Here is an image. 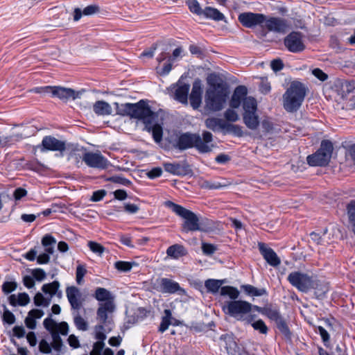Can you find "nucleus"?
Segmentation results:
<instances>
[{
    "label": "nucleus",
    "mask_w": 355,
    "mask_h": 355,
    "mask_svg": "<svg viewBox=\"0 0 355 355\" xmlns=\"http://www.w3.org/2000/svg\"><path fill=\"white\" fill-rule=\"evenodd\" d=\"M116 112L121 116H128L141 121L145 125L144 130L152 132L154 141L159 144L162 140V127L157 123V114L151 110L146 101L141 100L136 103H114Z\"/></svg>",
    "instance_id": "1"
},
{
    "label": "nucleus",
    "mask_w": 355,
    "mask_h": 355,
    "mask_svg": "<svg viewBox=\"0 0 355 355\" xmlns=\"http://www.w3.org/2000/svg\"><path fill=\"white\" fill-rule=\"evenodd\" d=\"M209 87L206 90L205 109L211 112L220 111L228 96V87L226 83L217 74L208 76Z\"/></svg>",
    "instance_id": "2"
},
{
    "label": "nucleus",
    "mask_w": 355,
    "mask_h": 355,
    "mask_svg": "<svg viewBox=\"0 0 355 355\" xmlns=\"http://www.w3.org/2000/svg\"><path fill=\"white\" fill-rule=\"evenodd\" d=\"M175 146L180 150L195 148L200 153H209L215 145L213 144V135L210 132L203 131L202 136L189 132L181 134Z\"/></svg>",
    "instance_id": "3"
},
{
    "label": "nucleus",
    "mask_w": 355,
    "mask_h": 355,
    "mask_svg": "<svg viewBox=\"0 0 355 355\" xmlns=\"http://www.w3.org/2000/svg\"><path fill=\"white\" fill-rule=\"evenodd\" d=\"M165 205L184 219L182 224V231L183 232L188 233L189 232L196 231L207 232L211 230L208 220L206 222L200 221L198 216L191 210L169 200L165 202Z\"/></svg>",
    "instance_id": "4"
},
{
    "label": "nucleus",
    "mask_w": 355,
    "mask_h": 355,
    "mask_svg": "<svg viewBox=\"0 0 355 355\" xmlns=\"http://www.w3.org/2000/svg\"><path fill=\"white\" fill-rule=\"evenodd\" d=\"M307 88L304 84L294 80L283 95V105L289 112L297 111L302 104L306 94Z\"/></svg>",
    "instance_id": "5"
},
{
    "label": "nucleus",
    "mask_w": 355,
    "mask_h": 355,
    "mask_svg": "<svg viewBox=\"0 0 355 355\" xmlns=\"http://www.w3.org/2000/svg\"><path fill=\"white\" fill-rule=\"evenodd\" d=\"M31 92L37 94H51L53 96H56L63 101H67L69 99L75 100L80 98L83 91L76 92L71 88H66L59 86H46L33 88Z\"/></svg>",
    "instance_id": "6"
},
{
    "label": "nucleus",
    "mask_w": 355,
    "mask_h": 355,
    "mask_svg": "<svg viewBox=\"0 0 355 355\" xmlns=\"http://www.w3.org/2000/svg\"><path fill=\"white\" fill-rule=\"evenodd\" d=\"M333 150L334 146L331 141L323 140L316 153L307 157L308 164L310 166H324L327 165L331 157Z\"/></svg>",
    "instance_id": "7"
},
{
    "label": "nucleus",
    "mask_w": 355,
    "mask_h": 355,
    "mask_svg": "<svg viewBox=\"0 0 355 355\" xmlns=\"http://www.w3.org/2000/svg\"><path fill=\"white\" fill-rule=\"evenodd\" d=\"M252 304L243 300H232L225 302L223 310L230 316L239 320L243 319V315L251 311Z\"/></svg>",
    "instance_id": "8"
},
{
    "label": "nucleus",
    "mask_w": 355,
    "mask_h": 355,
    "mask_svg": "<svg viewBox=\"0 0 355 355\" xmlns=\"http://www.w3.org/2000/svg\"><path fill=\"white\" fill-rule=\"evenodd\" d=\"M288 28V22L285 19L275 17H267L266 15L263 27L259 33L260 37H266L268 32L285 33Z\"/></svg>",
    "instance_id": "9"
},
{
    "label": "nucleus",
    "mask_w": 355,
    "mask_h": 355,
    "mask_svg": "<svg viewBox=\"0 0 355 355\" xmlns=\"http://www.w3.org/2000/svg\"><path fill=\"white\" fill-rule=\"evenodd\" d=\"M313 276H309L301 272H291L287 279L289 283L298 291L302 293H308L311 291V284L313 283Z\"/></svg>",
    "instance_id": "10"
},
{
    "label": "nucleus",
    "mask_w": 355,
    "mask_h": 355,
    "mask_svg": "<svg viewBox=\"0 0 355 355\" xmlns=\"http://www.w3.org/2000/svg\"><path fill=\"white\" fill-rule=\"evenodd\" d=\"M60 287L58 281H53L49 284H45L42 287V291L49 297H45L41 293H37L33 298L34 304L37 306L47 307L51 302L52 297L56 294Z\"/></svg>",
    "instance_id": "11"
},
{
    "label": "nucleus",
    "mask_w": 355,
    "mask_h": 355,
    "mask_svg": "<svg viewBox=\"0 0 355 355\" xmlns=\"http://www.w3.org/2000/svg\"><path fill=\"white\" fill-rule=\"evenodd\" d=\"M82 159L91 168L103 170L110 166V162L100 152H85L83 155Z\"/></svg>",
    "instance_id": "12"
},
{
    "label": "nucleus",
    "mask_w": 355,
    "mask_h": 355,
    "mask_svg": "<svg viewBox=\"0 0 355 355\" xmlns=\"http://www.w3.org/2000/svg\"><path fill=\"white\" fill-rule=\"evenodd\" d=\"M238 19L245 28H252L259 26L263 28L266 15L262 13L245 12L241 13L238 17Z\"/></svg>",
    "instance_id": "13"
},
{
    "label": "nucleus",
    "mask_w": 355,
    "mask_h": 355,
    "mask_svg": "<svg viewBox=\"0 0 355 355\" xmlns=\"http://www.w3.org/2000/svg\"><path fill=\"white\" fill-rule=\"evenodd\" d=\"M302 37L300 32L293 31L288 34L284 39V44L288 50L293 53L302 51L305 49Z\"/></svg>",
    "instance_id": "14"
},
{
    "label": "nucleus",
    "mask_w": 355,
    "mask_h": 355,
    "mask_svg": "<svg viewBox=\"0 0 355 355\" xmlns=\"http://www.w3.org/2000/svg\"><path fill=\"white\" fill-rule=\"evenodd\" d=\"M50 317L46 318L43 324L44 328L51 334L53 342L51 343L52 347L58 352H60L63 345L62 340L60 336L59 331L58 329H53V327L56 324V322L54 321Z\"/></svg>",
    "instance_id": "15"
},
{
    "label": "nucleus",
    "mask_w": 355,
    "mask_h": 355,
    "mask_svg": "<svg viewBox=\"0 0 355 355\" xmlns=\"http://www.w3.org/2000/svg\"><path fill=\"white\" fill-rule=\"evenodd\" d=\"M157 290L163 293H184L185 291L182 288L179 284L168 278H160L156 280Z\"/></svg>",
    "instance_id": "16"
},
{
    "label": "nucleus",
    "mask_w": 355,
    "mask_h": 355,
    "mask_svg": "<svg viewBox=\"0 0 355 355\" xmlns=\"http://www.w3.org/2000/svg\"><path fill=\"white\" fill-rule=\"evenodd\" d=\"M66 149L65 142L52 136H46L42 141L41 151L47 150L63 152Z\"/></svg>",
    "instance_id": "17"
},
{
    "label": "nucleus",
    "mask_w": 355,
    "mask_h": 355,
    "mask_svg": "<svg viewBox=\"0 0 355 355\" xmlns=\"http://www.w3.org/2000/svg\"><path fill=\"white\" fill-rule=\"evenodd\" d=\"M164 170L175 175H186L191 172L189 165L186 162L175 163H164Z\"/></svg>",
    "instance_id": "18"
},
{
    "label": "nucleus",
    "mask_w": 355,
    "mask_h": 355,
    "mask_svg": "<svg viewBox=\"0 0 355 355\" xmlns=\"http://www.w3.org/2000/svg\"><path fill=\"white\" fill-rule=\"evenodd\" d=\"M259 250L266 262L273 267H277L281 263L280 259L276 252L263 243H259Z\"/></svg>",
    "instance_id": "19"
},
{
    "label": "nucleus",
    "mask_w": 355,
    "mask_h": 355,
    "mask_svg": "<svg viewBox=\"0 0 355 355\" xmlns=\"http://www.w3.org/2000/svg\"><path fill=\"white\" fill-rule=\"evenodd\" d=\"M67 297L70 303L72 309L79 310L83 303L80 300V290L76 286H69L66 289Z\"/></svg>",
    "instance_id": "20"
},
{
    "label": "nucleus",
    "mask_w": 355,
    "mask_h": 355,
    "mask_svg": "<svg viewBox=\"0 0 355 355\" xmlns=\"http://www.w3.org/2000/svg\"><path fill=\"white\" fill-rule=\"evenodd\" d=\"M202 87L200 80H196L193 83L191 92L189 96L190 104L194 110H197L202 103Z\"/></svg>",
    "instance_id": "21"
},
{
    "label": "nucleus",
    "mask_w": 355,
    "mask_h": 355,
    "mask_svg": "<svg viewBox=\"0 0 355 355\" xmlns=\"http://www.w3.org/2000/svg\"><path fill=\"white\" fill-rule=\"evenodd\" d=\"M247 94L246 87L243 85L236 87L230 101V107L233 109L239 108L241 102H243L244 98H247Z\"/></svg>",
    "instance_id": "22"
},
{
    "label": "nucleus",
    "mask_w": 355,
    "mask_h": 355,
    "mask_svg": "<svg viewBox=\"0 0 355 355\" xmlns=\"http://www.w3.org/2000/svg\"><path fill=\"white\" fill-rule=\"evenodd\" d=\"M314 291V295L317 299H322L329 291L328 284L314 277L313 283L311 284V290Z\"/></svg>",
    "instance_id": "23"
},
{
    "label": "nucleus",
    "mask_w": 355,
    "mask_h": 355,
    "mask_svg": "<svg viewBox=\"0 0 355 355\" xmlns=\"http://www.w3.org/2000/svg\"><path fill=\"white\" fill-rule=\"evenodd\" d=\"M175 89V99L180 101L182 103H187L188 94L190 89L189 84L183 83L179 81Z\"/></svg>",
    "instance_id": "24"
},
{
    "label": "nucleus",
    "mask_w": 355,
    "mask_h": 355,
    "mask_svg": "<svg viewBox=\"0 0 355 355\" xmlns=\"http://www.w3.org/2000/svg\"><path fill=\"white\" fill-rule=\"evenodd\" d=\"M114 305L112 301H107L102 304L97 310V318L101 321V324H104L107 319V312H112Z\"/></svg>",
    "instance_id": "25"
},
{
    "label": "nucleus",
    "mask_w": 355,
    "mask_h": 355,
    "mask_svg": "<svg viewBox=\"0 0 355 355\" xmlns=\"http://www.w3.org/2000/svg\"><path fill=\"white\" fill-rule=\"evenodd\" d=\"M335 87L342 97H345L354 90L355 83L354 81L338 80L336 83Z\"/></svg>",
    "instance_id": "26"
},
{
    "label": "nucleus",
    "mask_w": 355,
    "mask_h": 355,
    "mask_svg": "<svg viewBox=\"0 0 355 355\" xmlns=\"http://www.w3.org/2000/svg\"><path fill=\"white\" fill-rule=\"evenodd\" d=\"M44 315V311L41 309H34L28 313L24 322L26 326L30 329H35L36 328L35 319L41 318Z\"/></svg>",
    "instance_id": "27"
},
{
    "label": "nucleus",
    "mask_w": 355,
    "mask_h": 355,
    "mask_svg": "<svg viewBox=\"0 0 355 355\" xmlns=\"http://www.w3.org/2000/svg\"><path fill=\"white\" fill-rule=\"evenodd\" d=\"M30 301V297L26 293H19L17 295L12 294L8 297V302L12 306H24L27 305Z\"/></svg>",
    "instance_id": "28"
},
{
    "label": "nucleus",
    "mask_w": 355,
    "mask_h": 355,
    "mask_svg": "<svg viewBox=\"0 0 355 355\" xmlns=\"http://www.w3.org/2000/svg\"><path fill=\"white\" fill-rule=\"evenodd\" d=\"M243 120L245 125L252 130H257L259 125V116L256 112L243 113Z\"/></svg>",
    "instance_id": "29"
},
{
    "label": "nucleus",
    "mask_w": 355,
    "mask_h": 355,
    "mask_svg": "<svg viewBox=\"0 0 355 355\" xmlns=\"http://www.w3.org/2000/svg\"><path fill=\"white\" fill-rule=\"evenodd\" d=\"M93 111L99 116L110 115L112 109L111 105L104 101H97L93 105Z\"/></svg>",
    "instance_id": "30"
},
{
    "label": "nucleus",
    "mask_w": 355,
    "mask_h": 355,
    "mask_svg": "<svg viewBox=\"0 0 355 355\" xmlns=\"http://www.w3.org/2000/svg\"><path fill=\"white\" fill-rule=\"evenodd\" d=\"M202 16L215 21H223L225 19L224 15L218 9L209 6L205 8Z\"/></svg>",
    "instance_id": "31"
},
{
    "label": "nucleus",
    "mask_w": 355,
    "mask_h": 355,
    "mask_svg": "<svg viewBox=\"0 0 355 355\" xmlns=\"http://www.w3.org/2000/svg\"><path fill=\"white\" fill-rule=\"evenodd\" d=\"M166 254L171 257L178 259L187 254V250L184 246L178 244L173 245L168 248Z\"/></svg>",
    "instance_id": "32"
},
{
    "label": "nucleus",
    "mask_w": 355,
    "mask_h": 355,
    "mask_svg": "<svg viewBox=\"0 0 355 355\" xmlns=\"http://www.w3.org/2000/svg\"><path fill=\"white\" fill-rule=\"evenodd\" d=\"M263 315H266L270 320L274 322H276L282 317L279 309L272 304H268L266 306Z\"/></svg>",
    "instance_id": "33"
},
{
    "label": "nucleus",
    "mask_w": 355,
    "mask_h": 355,
    "mask_svg": "<svg viewBox=\"0 0 355 355\" xmlns=\"http://www.w3.org/2000/svg\"><path fill=\"white\" fill-rule=\"evenodd\" d=\"M220 340L221 342L224 343V345L221 344V345L224 346L228 354H232L236 347V343L234 341L232 336L229 334H223L220 336Z\"/></svg>",
    "instance_id": "34"
},
{
    "label": "nucleus",
    "mask_w": 355,
    "mask_h": 355,
    "mask_svg": "<svg viewBox=\"0 0 355 355\" xmlns=\"http://www.w3.org/2000/svg\"><path fill=\"white\" fill-rule=\"evenodd\" d=\"M55 243L56 240L50 234L44 235L42 239V245L44 248V252L50 254H53Z\"/></svg>",
    "instance_id": "35"
},
{
    "label": "nucleus",
    "mask_w": 355,
    "mask_h": 355,
    "mask_svg": "<svg viewBox=\"0 0 355 355\" xmlns=\"http://www.w3.org/2000/svg\"><path fill=\"white\" fill-rule=\"evenodd\" d=\"M243 113L256 112L257 105L256 100L251 96L244 98L243 102Z\"/></svg>",
    "instance_id": "36"
},
{
    "label": "nucleus",
    "mask_w": 355,
    "mask_h": 355,
    "mask_svg": "<svg viewBox=\"0 0 355 355\" xmlns=\"http://www.w3.org/2000/svg\"><path fill=\"white\" fill-rule=\"evenodd\" d=\"M241 288L248 295L251 296L258 297L267 295V291L265 288H257L250 284L243 285Z\"/></svg>",
    "instance_id": "37"
},
{
    "label": "nucleus",
    "mask_w": 355,
    "mask_h": 355,
    "mask_svg": "<svg viewBox=\"0 0 355 355\" xmlns=\"http://www.w3.org/2000/svg\"><path fill=\"white\" fill-rule=\"evenodd\" d=\"M221 295H227L232 300H236V299L239 297V290L233 286H225L220 288V291Z\"/></svg>",
    "instance_id": "38"
},
{
    "label": "nucleus",
    "mask_w": 355,
    "mask_h": 355,
    "mask_svg": "<svg viewBox=\"0 0 355 355\" xmlns=\"http://www.w3.org/2000/svg\"><path fill=\"white\" fill-rule=\"evenodd\" d=\"M223 280H216V279H207L205 286L208 291L216 293L219 289L220 290L221 286L223 284Z\"/></svg>",
    "instance_id": "39"
},
{
    "label": "nucleus",
    "mask_w": 355,
    "mask_h": 355,
    "mask_svg": "<svg viewBox=\"0 0 355 355\" xmlns=\"http://www.w3.org/2000/svg\"><path fill=\"white\" fill-rule=\"evenodd\" d=\"M223 121V120L221 119L211 117L207 119L205 121V124L207 128L215 132L220 130Z\"/></svg>",
    "instance_id": "40"
},
{
    "label": "nucleus",
    "mask_w": 355,
    "mask_h": 355,
    "mask_svg": "<svg viewBox=\"0 0 355 355\" xmlns=\"http://www.w3.org/2000/svg\"><path fill=\"white\" fill-rule=\"evenodd\" d=\"M94 297L98 301L107 302V301H110V300L111 299L112 295L109 291H107V289H105L104 288L99 287V288H97L95 291Z\"/></svg>",
    "instance_id": "41"
},
{
    "label": "nucleus",
    "mask_w": 355,
    "mask_h": 355,
    "mask_svg": "<svg viewBox=\"0 0 355 355\" xmlns=\"http://www.w3.org/2000/svg\"><path fill=\"white\" fill-rule=\"evenodd\" d=\"M186 4L187 5L191 12L198 16L202 15L204 9L201 8L197 0H187L186 1Z\"/></svg>",
    "instance_id": "42"
},
{
    "label": "nucleus",
    "mask_w": 355,
    "mask_h": 355,
    "mask_svg": "<svg viewBox=\"0 0 355 355\" xmlns=\"http://www.w3.org/2000/svg\"><path fill=\"white\" fill-rule=\"evenodd\" d=\"M279 331L284 334L287 338H290L291 333L289 330L287 323L282 316L278 320L275 322Z\"/></svg>",
    "instance_id": "43"
},
{
    "label": "nucleus",
    "mask_w": 355,
    "mask_h": 355,
    "mask_svg": "<svg viewBox=\"0 0 355 355\" xmlns=\"http://www.w3.org/2000/svg\"><path fill=\"white\" fill-rule=\"evenodd\" d=\"M164 314L165 315L162 318L161 324L159 327V331L162 333L164 332L168 329V326L171 324V311L169 309H165Z\"/></svg>",
    "instance_id": "44"
},
{
    "label": "nucleus",
    "mask_w": 355,
    "mask_h": 355,
    "mask_svg": "<svg viewBox=\"0 0 355 355\" xmlns=\"http://www.w3.org/2000/svg\"><path fill=\"white\" fill-rule=\"evenodd\" d=\"M21 139V136L19 135H10L6 137H0V146L3 148L6 146H10L15 142L19 141Z\"/></svg>",
    "instance_id": "45"
},
{
    "label": "nucleus",
    "mask_w": 355,
    "mask_h": 355,
    "mask_svg": "<svg viewBox=\"0 0 355 355\" xmlns=\"http://www.w3.org/2000/svg\"><path fill=\"white\" fill-rule=\"evenodd\" d=\"M73 321L78 329L81 331H87L88 329L87 322L78 313L74 314Z\"/></svg>",
    "instance_id": "46"
},
{
    "label": "nucleus",
    "mask_w": 355,
    "mask_h": 355,
    "mask_svg": "<svg viewBox=\"0 0 355 355\" xmlns=\"http://www.w3.org/2000/svg\"><path fill=\"white\" fill-rule=\"evenodd\" d=\"M2 320L3 322H6L8 324H12L15 322V315L7 309L6 305H3V313Z\"/></svg>",
    "instance_id": "47"
},
{
    "label": "nucleus",
    "mask_w": 355,
    "mask_h": 355,
    "mask_svg": "<svg viewBox=\"0 0 355 355\" xmlns=\"http://www.w3.org/2000/svg\"><path fill=\"white\" fill-rule=\"evenodd\" d=\"M17 288V283L15 281H6L2 285V291L5 295L15 291Z\"/></svg>",
    "instance_id": "48"
},
{
    "label": "nucleus",
    "mask_w": 355,
    "mask_h": 355,
    "mask_svg": "<svg viewBox=\"0 0 355 355\" xmlns=\"http://www.w3.org/2000/svg\"><path fill=\"white\" fill-rule=\"evenodd\" d=\"M251 325L255 330L262 334H266L268 333V329L262 320H258L251 323Z\"/></svg>",
    "instance_id": "49"
},
{
    "label": "nucleus",
    "mask_w": 355,
    "mask_h": 355,
    "mask_svg": "<svg viewBox=\"0 0 355 355\" xmlns=\"http://www.w3.org/2000/svg\"><path fill=\"white\" fill-rule=\"evenodd\" d=\"M115 268L121 272H128L132 268V263L128 261H118L114 263Z\"/></svg>",
    "instance_id": "50"
},
{
    "label": "nucleus",
    "mask_w": 355,
    "mask_h": 355,
    "mask_svg": "<svg viewBox=\"0 0 355 355\" xmlns=\"http://www.w3.org/2000/svg\"><path fill=\"white\" fill-rule=\"evenodd\" d=\"M224 117L225 118V119L227 121H230V122H236L239 119V114H237V112L235 110H233V108L227 109L224 112Z\"/></svg>",
    "instance_id": "51"
},
{
    "label": "nucleus",
    "mask_w": 355,
    "mask_h": 355,
    "mask_svg": "<svg viewBox=\"0 0 355 355\" xmlns=\"http://www.w3.org/2000/svg\"><path fill=\"white\" fill-rule=\"evenodd\" d=\"M88 246L93 252L98 255H101L105 251V248L102 245L94 241H89Z\"/></svg>",
    "instance_id": "52"
},
{
    "label": "nucleus",
    "mask_w": 355,
    "mask_h": 355,
    "mask_svg": "<svg viewBox=\"0 0 355 355\" xmlns=\"http://www.w3.org/2000/svg\"><path fill=\"white\" fill-rule=\"evenodd\" d=\"M202 250L205 255H212L216 250V245L207 243H202Z\"/></svg>",
    "instance_id": "53"
},
{
    "label": "nucleus",
    "mask_w": 355,
    "mask_h": 355,
    "mask_svg": "<svg viewBox=\"0 0 355 355\" xmlns=\"http://www.w3.org/2000/svg\"><path fill=\"white\" fill-rule=\"evenodd\" d=\"M53 329H58L59 334L67 336L69 332V325L66 322H61L60 323L56 322V324L53 327Z\"/></svg>",
    "instance_id": "54"
},
{
    "label": "nucleus",
    "mask_w": 355,
    "mask_h": 355,
    "mask_svg": "<svg viewBox=\"0 0 355 355\" xmlns=\"http://www.w3.org/2000/svg\"><path fill=\"white\" fill-rule=\"evenodd\" d=\"M87 272V270L82 265H78L76 268V282L78 284H82L83 277Z\"/></svg>",
    "instance_id": "55"
},
{
    "label": "nucleus",
    "mask_w": 355,
    "mask_h": 355,
    "mask_svg": "<svg viewBox=\"0 0 355 355\" xmlns=\"http://www.w3.org/2000/svg\"><path fill=\"white\" fill-rule=\"evenodd\" d=\"M51 344L50 345L46 340L42 339L39 343V349L41 353L50 354L51 352Z\"/></svg>",
    "instance_id": "56"
},
{
    "label": "nucleus",
    "mask_w": 355,
    "mask_h": 355,
    "mask_svg": "<svg viewBox=\"0 0 355 355\" xmlns=\"http://www.w3.org/2000/svg\"><path fill=\"white\" fill-rule=\"evenodd\" d=\"M104 326L103 324L96 325L95 327V338L98 340V341H104L106 339V335L103 332Z\"/></svg>",
    "instance_id": "57"
},
{
    "label": "nucleus",
    "mask_w": 355,
    "mask_h": 355,
    "mask_svg": "<svg viewBox=\"0 0 355 355\" xmlns=\"http://www.w3.org/2000/svg\"><path fill=\"white\" fill-rule=\"evenodd\" d=\"M105 347V343L103 341H97L93 345V349L90 352V355H101V352Z\"/></svg>",
    "instance_id": "58"
},
{
    "label": "nucleus",
    "mask_w": 355,
    "mask_h": 355,
    "mask_svg": "<svg viewBox=\"0 0 355 355\" xmlns=\"http://www.w3.org/2000/svg\"><path fill=\"white\" fill-rule=\"evenodd\" d=\"M106 193L107 192L104 189L96 191L93 193L90 200L92 202H98L105 196Z\"/></svg>",
    "instance_id": "59"
},
{
    "label": "nucleus",
    "mask_w": 355,
    "mask_h": 355,
    "mask_svg": "<svg viewBox=\"0 0 355 355\" xmlns=\"http://www.w3.org/2000/svg\"><path fill=\"white\" fill-rule=\"evenodd\" d=\"M110 180L112 182L120 184L124 186H129L131 184V182L129 180L121 176H113L110 178Z\"/></svg>",
    "instance_id": "60"
},
{
    "label": "nucleus",
    "mask_w": 355,
    "mask_h": 355,
    "mask_svg": "<svg viewBox=\"0 0 355 355\" xmlns=\"http://www.w3.org/2000/svg\"><path fill=\"white\" fill-rule=\"evenodd\" d=\"M32 275L33 278L37 281H42L46 277V273L44 270L41 268H36L33 270Z\"/></svg>",
    "instance_id": "61"
},
{
    "label": "nucleus",
    "mask_w": 355,
    "mask_h": 355,
    "mask_svg": "<svg viewBox=\"0 0 355 355\" xmlns=\"http://www.w3.org/2000/svg\"><path fill=\"white\" fill-rule=\"evenodd\" d=\"M312 73L314 76H315L318 79H319L321 81H324L328 78L327 74L323 72L319 68L314 69L312 71Z\"/></svg>",
    "instance_id": "62"
},
{
    "label": "nucleus",
    "mask_w": 355,
    "mask_h": 355,
    "mask_svg": "<svg viewBox=\"0 0 355 355\" xmlns=\"http://www.w3.org/2000/svg\"><path fill=\"white\" fill-rule=\"evenodd\" d=\"M50 253L44 252L37 257V262L39 264H46L50 261Z\"/></svg>",
    "instance_id": "63"
},
{
    "label": "nucleus",
    "mask_w": 355,
    "mask_h": 355,
    "mask_svg": "<svg viewBox=\"0 0 355 355\" xmlns=\"http://www.w3.org/2000/svg\"><path fill=\"white\" fill-rule=\"evenodd\" d=\"M99 11V8L96 5H89L84 8L83 10V15H94Z\"/></svg>",
    "instance_id": "64"
}]
</instances>
